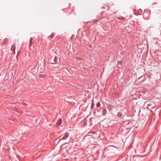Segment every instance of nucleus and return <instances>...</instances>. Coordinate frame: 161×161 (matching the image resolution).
Listing matches in <instances>:
<instances>
[{
	"label": "nucleus",
	"mask_w": 161,
	"mask_h": 161,
	"mask_svg": "<svg viewBox=\"0 0 161 161\" xmlns=\"http://www.w3.org/2000/svg\"><path fill=\"white\" fill-rule=\"evenodd\" d=\"M13 121L14 122H16L17 121V119H13Z\"/></svg>",
	"instance_id": "6e6552de"
},
{
	"label": "nucleus",
	"mask_w": 161,
	"mask_h": 161,
	"mask_svg": "<svg viewBox=\"0 0 161 161\" xmlns=\"http://www.w3.org/2000/svg\"><path fill=\"white\" fill-rule=\"evenodd\" d=\"M46 75L42 74H41L39 75L40 77L41 78H45L46 77Z\"/></svg>",
	"instance_id": "7ed1b4c3"
},
{
	"label": "nucleus",
	"mask_w": 161,
	"mask_h": 161,
	"mask_svg": "<svg viewBox=\"0 0 161 161\" xmlns=\"http://www.w3.org/2000/svg\"><path fill=\"white\" fill-rule=\"evenodd\" d=\"M106 113L105 112V110L104 109L103 110V113L102 114L103 115H105L106 114Z\"/></svg>",
	"instance_id": "423d86ee"
},
{
	"label": "nucleus",
	"mask_w": 161,
	"mask_h": 161,
	"mask_svg": "<svg viewBox=\"0 0 161 161\" xmlns=\"http://www.w3.org/2000/svg\"><path fill=\"white\" fill-rule=\"evenodd\" d=\"M15 46H14V45H13V46H12V47H11V49H12V50H15Z\"/></svg>",
	"instance_id": "39448f33"
},
{
	"label": "nucleus",
	"mask_w": 161,
	"mask_h": 161,
	"mask_svg": "<svg viewBox=\"0 0 161 161\" xmlns=\"http://www.w3.org/2000/svg\"><path fill=\"white\" fill-rule=\"evenodd\" d=\"M61 119H59L57 123V125H59L61 124Z\"/></svg>",
	"instance_id": "f03ea898"
},
{
	"label": "nucleus",
	"mask_w": 161,
	"mask_h": 161,
	"mask_svg": "<svg viewBox=\"0 0 161 161\" xmlns=\"http://www.w3.org/2000/svg\"><path fill=\"white\" fill-rule=\"evenodd\" d=\"M68 136V135H67V134H66L65 135V137H64L63 138V139H65L66 138L67 136Z\"/></svg>",
	"instance_id": "0eeeda50"
},
{
	"label": "nucleus",
	"mask_w": 161,
	"mask_h": 161,
	"mask_svg": "<svg viewBox=\"0 0 161 161\" xmlns=\"http://www.w3.org/2000/svg\"><path fill=\"white\" fill-rule=\"evenodd\" d=\"M97 106V107H100V104L99 102H98L96 104Z\"/></svg>",
	"instance_id": "20e7f679"
},
{
	"label": "nucleus",
	"mask_w": 161,
	"mask_h": 161,
	"mask_svg": "<svg viewBox=\"0 0 161 161\" xmlns=\"http://www.w3.org/2000/svg\"><path fill=\"white\" fill-rule=\"evenodd\" d=\"M33 38H31L30 39V41L29 42V47H30L31 45V43L32 42V40Z\"/></svg>",
	"instance_id": "f257e3e1"
}]
</instances>
